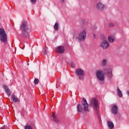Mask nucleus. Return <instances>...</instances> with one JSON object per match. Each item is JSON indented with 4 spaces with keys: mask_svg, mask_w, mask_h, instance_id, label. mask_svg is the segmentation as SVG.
<instances>
[{
    "mask_svg": "<svg viewBox=\"0 0 129 129\" xmlns=\"http://www.w3.org/2000/svg\"><path fill=\"white\" fill-rule=\"evenodd\" d=\"M118 107L116 105H114L111 109V111L113 114H117Z\"/></svg>",
    "mask_w": 129,
    "mask_h": 129,
    "instance_id": "nucleus-12",
    "label": "nucleus"
},
{
    "mask_svg": "<svg viewBox=\"0 0 129 129\" xmlns=\"http://www.w3.org/2000/svg\"><path fill=\"white\" fill-rule=\"evenodd\" d=\"M96 9L99 12H102L105 9V5L101 2H99L96 4Z\"/></svg>",
    "mask_w": 129,
    "mask_h": 129,
    "instance_id": "nucleus-8",
    "label": "nucleus"
},
{
    "mask_svg": "<svg viewBox=\"0 0 129 129\" xmlns=\"http://www.w3.org/2000/svg\"><path fill=\"white\" fill-rule=\"evenodd\" d=\"M5 91L7 94V95H8V96H11V90H10V89H7L6 90H5Z\"/></svg>",
    "mask_w": 129,
    "mask_h": 129,
    "instance_id": "nucleus-20",
    "label": "nucleus"
},
{
    "mask_svg": "<svg viewBox=\"0 0 129 129\" xmlns=\"http://www.w3.org/2000/svg\"><path fill=\"white\" fill-rule=\"evenodd\" d=\"M108 41L110 43H113L114 42V38H113L112 36H108Z\"/></svg>",
    "mask_w": 129,
    "mask_h": 129,
    "instance_id": "nucleus-18",
    "label": "nucleus"
},
{
    "mask_svg": "<svg viewBox=\"0 0 129 129\" xmlns=\"http://www.w3.org/2000/svg\"><path fill=\"white\" fill-rule=\"evenodd\" d=\"M60 1H61V3H63L64 1H65V0H60Z\"/></svg>",
    "mask_w": 129,
    "mask_h": 129,
    "instance_id": "nucleus-30",
    "label": "nucleus"
},
{
    "mask_svg": "<svg viewBox=\"0 0 129 129\" xmlns=\"http://www.w3.org/2000/svg\"><path fill=\"white\" fill-rule=\"evenodd\" d=\"M24 48H25V45L24 46V47H23V49H24Z\"/></svg>",
    "mask_w": 129,
    "mask_h": 129,
    "instance_id": "nucleus-31",
    "label": "nucleus"
},
{
    "mask_svg": "<svg viewBox=\"0 0 129 129\" xmlns=\"http://www.w3.org/2000/svg\"><path fill=\"white\" fill-rule=\"evenodd\" d=\"M52 117H53V120L55 122H59V119H58V118L55 113H52Z\"/></svg>",
    "mask_w": 129,
    "mask_h": 129,
    "instance_id": "nucleus-16",
    "label": "nucleus"
},
{
    "mask_svg": "<svg viewBox=\"0 0 129 129\" xmlns=\"http://www.w3.org/2000/svg\"><path fill=\"white\" fill-rule=\"evenodd\" d=\"M106 65H107V60L103 59L101 62V66H106Z\"/></svg>",
    "mask_w": 129,
    "mask_h": 129,
    "instance_id": "nucleus-17",
    "label": "nucleus"
},
{
    "mask_svg": "<svg viewBox=\"0 0 129 129\" xmlns=\"http://www.w3.org/2000/svg\"><path fill=\"white\" fill-rule=\"evenodd\" d=\"M117 94L119 97H122V92H121V90L118 87H117Z\"/></svg>",
    "mask_w": 129,
    "mask_h": 129,
    "instance_id": "nucleus-15",
    "label": "nucleus"
},
{
    "mask_svg": "<svg viewBox=\"0 0 129 129\" xmlns=\"http://www.w3.org/2000/svg\"><path fill=\"white\" fill-rule=\"evenodd\" d=\"M56 52L59 53V54H63L65 53V48H64V46H59L56 49Z\"/></svg>",
    "mask_w": 129,
    "mask_h": 129,
    "instance_id": "nucleus-11",
    "label": "nucleus"
},
{
    "mask_svg": "<svg viewBox=\"0 0 129 129\" xmlns=\"http://www.w3.org/2000/svg\"><path fill=\"white\" fill-rule=\"evenodd\" d=\"M28 65H29V63H28Z\"/></svg>",
    "mask_w": 129,
    "mask_h": 129,
    "instance_id": "nucleus-33",
    "label": "nucleus"
},
{
    "mask_svg": "<svg viewBox=\"0 0 129 129\" xmlns=\"http://www.w3.org/2000/svg\"><path fill=\"white\" fill-rule=\"evenodd\" d=\"M101 38L102 40L101 42L100 47L105 50L108 49L110 46L109 42H108V41L105 39V36H104V35H102Z\"/></svg>",
    "mask_w": 129,
    "mask_h": 129,
    "instance_id": "nucleus-6",
    "label": "nucleus"
},
{
    "mask_svg": "<svg viewBox=\"0 0 129 129\" xmlns=\"http://www.w3.org/2000/svg\"><path fill=\"white\" fill-rule=\"evenodd\" d=\"M11 100L14 101V102H18L19 101V99L15 95V94H12L11 96Z\"/></svg>",
    "mask_w": 129,
    "mask_h": 129,
    "instance_id": "nucleus-13",
    "label": "nucleus"
},
{
    "mask_svg": "<svg viewBox=\"0 0 129 129\" xmlns=\"http://www.w3.org/2000/svg\"><path fill=\"white\" fill-rule=\"evenodd\" d=\"M89 105L87 103V101L85 98H83V101L81 104H79L77 105V109L79 112H82V110L84 111L89 112V109H88Z\"/></svg>",
    "mask_w": 129,
    "mask_h": 129,
    "instance_id": "nucleus-1",
    "label": "nucleus"
},
{
    "mask_svg": "<svg viewBox=\"0 0 129 129\" xmlns=\"http://www.w3.org/2000/svg\"><path fill=\"white\" fill-rule=\"evenodd\" d=\"M0 40L2 43L5 44L8 43V35L4 28H0Z\"/></svg>",
    "mask_w": 129,
    "mask_h": 129,
    "instance_id": "nucleus-2",
    "label": "nucleus"
},
{
    "mask_svg": "<svg viewBox=\"0 0 129 129\" xmlns=\"http://www.w3.org/2000/svg\"><path fill=\"white\" fill-rule=\"evenodd\" d=\"M108 27L109 28H112V27H114V24L112 23H110L108 24Z\"/></svg>",
    "mask_w": 129,
    "mask_h": 129,
    "instance_id": "nucleus-23",
    "label": "nucleus"
},
{
    "mask_svg": "<svg viewBox=\"0 0 129 129\" xmlns=\"http://www.w3.org/2000/svg\"><path fill=\"white\" fill-rule=\"evenodd\" d=\"M74 38H75V35L74 36Z\"/></svg>",
    "mask_w": 129,
    "mask_h": 129,
    "instance_id": "nucleus-32",
    "label": "nucleus"
},
{
    "mask_svg": "<svg viewBox=\"0 0 129 129\" xmlns=\"http://www.w3.org/2000/svg\"><path fill=\"white\" fill-rule=\"evenodd\" d=\"M20 29L22 31V35L25 38L29 37V27L26 23H22L20 26Z\"/></svg>",
    "mask_w": 129,
    "mask_h": 129,
    "instance_id": "nucleus-3",
    "label": "nucleus"
},
{
    "mask_svg": "<svg viewBox=\"0 0 129 129\" xmlns=\"http://www.w3.org/2000/svg\"><path fill=\"white\" fill-rule=\"evenodd\" d=\"M36 1L37 0H31V3H32L33 4H35Z\"/></svg>",
    "mask_w": 129,
    "mask_h": 129,
    "instance_id": "nucleus-27",
    "label": "nucleus"
},
{
    "mask_svg": "<svg viewBox=\"0 0 129 129\" xmlns=\"http://www.w3.org/2000/svg\"><path fill=\"white\" fill-rule=\"evenodd\" d=\"M107 125L109 129H112L114 127V124H113V123L109 121H107Z\"/></svg>",
    "mask_w": 129,
    "mask_h": 129,
    "instance_id": "nucleus-14",
    "label": "nucleus"
},
{
    "mask_svg": "<svg viewBox=\"0 0 129 129\" xmlns=\"http://www.w3.org/2000/svg\"><path fill=\"white\" fill-rule=\"evenodd\" d=\"M71 64V67H72V68H75V63H74V62L73 61H71L70 62Z\"/></svg>",
    "mask_w": 129,
    "mask_h": 129,
    "instance_id": "nucleus-21",
    "label": "nucleus"
},
{
    "mask_svg": "<svg viewBox=\"0 0 129 129\" xmlns=\"http://www.w3.org/2000/svg\"><path fill=\"white\" fill-rule=\"evenodd\" d=\"M38 83H39V79H34V84H38Z\"/></svg>",
    "mask_w": 129,
    "mask_h": 129,
    "instance_id": "nucleus-24",
    "label": "nucleus"
},
{
    "mask_svg": "<svg viewBox=\"0 0 129 129\" xmlns=\"http://www.w3.org/2000/svg\"><path fill=\"white\" fill-rule=\"evenodd\" d=\"M90 105L91 106H92V107H94L96 110H97V108L98 107V102L97 101V100L95 98L92 99L91 101Z\"/></svg>",
    "mask_w": 129,
    "mask_h": 129,
    "instance_id": "nucleus-9",
    "label": "nucleus"
},
{
    "mask_svg": "<svg viewBox=\"0 0 129 129\" xmlns=\"http://www.w3.org/2000/svg\"><path fill=\"white\" fill-rule=\"evenodd\" d=\"M126 94H127V95L129 96V91H128V90H127V91H126Z\"/></svg>",
    "mask_w": 129,
    "mask_h": 129,
    "instance_id": "nucleus-29",
    "label": "nucleus"
},
{
    "mask_svg": "<svg viewBox=\"0 0 129 129\" xmlns=\"http://www.w3.org/2000/svg\"><path fill=\"white\" fill-rule=\"evenodd\" d=\"M54 30H55L56 31H58L59 30V24H58V23H56L54 24Z\"/></svg>",
    "mask_w": 129,
    "mask_h": 129,
    "instance_id": "nucleus-19",
    "label": "nucleus"
},
{
    "mask_svg": "<svg viewBox=\"0 0 129 129\" xmlns=\"http://www.w3.org/2000/svg\"><path fill=\"white\" fill-rule=\"evenodd\" d=\"M93 39H95V38H96V34H93Z\"/></svg>",
    "mask_w": 129,
    "mask_h": 129,
    "instance_id": "nucleus-28",
    "label": "nucleus"
},
{
    "mask_svg": "<svg viewBox=\"0 0 129 129\" xmlns=\"http://www.w3.org/2000/svg\"><path fill=\"white\" fill-rule=\"evenodd\" d=\"M76 74L79 76L80 80H84V71L81 69H77L76 70Z\"/></svg>",
    "mask_w": 129,
    "mask_h": 129,
    "instance_id": "nucleus-7",
    "label": "nucleus"
},
{
    "mask_svg": "<svg viewBox=\"0 0 129 129\" xmlns=\"http://www.w3.org/2000/svg\"><path fill=\"white\" fill-rule=\"evenodd\" d=\"M3 87H4V89H5V90H6L7 89H9V88H8V87L7 86V85H3Z\"/></svg>",
    "mask_w": 129,
    "mask_h": 129,
    "instance_id": "nucleus-26",
    "label": "nucleus"
},
{
    "mask_svg": "<svg viewBox=\"0 0 129 129\" xmlns=\"http://www.w3.org/2000/svg\"><path fill=\"white\" fill-rule=\"evenodd\" d=\"M25 129H33V128L31 125H27L26 126H25Z\"/></svg>",
    "mask_w": 129,
    "mask_h": 129,
    "instance_id": "nucleus-25",
    "label": "nucleus"
},
{
    "mask_svg": "<svg viewBox=\"0 0 129 129\" xmlns=\"http://www.w3.org/2000/svg\"><path fill=\"white\" fill-rule=\"evenodd\" d=\"M104 72L106 74H108L109 77L111 78L112 77V70L110 68H107L104 69Z\"/></svg>",
    "mask_w": 129,
    "mask_h": 129,
    "instance_id": "nucleus-10",
    "label": "nucleus"
},
{
    "mask_svg": "<svg viewBox=\"0 0 129 129\" xmlns=\"http://www.w3.org/2000/svg\"><path fill=\"white\" fill-rule=\"evenodd\" d=\"M76 38L77 40L80 41V42H83L86 39V30H83L81 31Z\"/></svg>",
    "mask_w": 129,
    "mask_h": 129,
    "instance_id": "nucleus-5",
    "label": "nucleus"
},
{
    "mask_svg": "<svg viewBox=\"0 0 129 129\" xmlns=\"http://www.w3.org/2000/svg\"><path fill=\"white\" fill-rule=\"evenodd\" d=\"M44 55H47V48L45 47L43 50Z\"/></svg>",
    "mask_w": 129,
    "mask_h": 129,
    "instance_id": "nucleus-22",
    "label": "nucleus"
},
{
    "mask_svg": "<svg viewBox=\"0 0 129 129\" xmlns=\"http://www.w3.org/2000/svg\"><path fill=\"white\" fill-rule=\"evenodd\" d=\"M96 76L98 80L101 82V84L104 83V80L105 79V75L104 73L101 70H98L96 72Z\"/></svg>",
    "mask_w": 129,
    "mask_h": 129,
    "instance_id": "nucleus-4",
    "label": "nucleus"
}]
</instances>
